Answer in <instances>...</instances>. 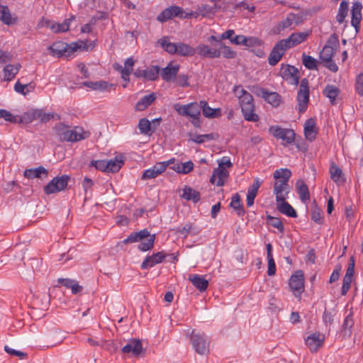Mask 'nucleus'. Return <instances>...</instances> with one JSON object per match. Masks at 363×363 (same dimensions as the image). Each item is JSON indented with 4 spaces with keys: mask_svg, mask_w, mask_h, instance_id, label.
<instances>
[{
    "mask_svg": "<svg viewBox=\"0 0 363 363\" xmlns=\"http://www.w3.org/2000/svg\"><path fill=\"white\" fill-rule=\"evenodd\" d=\"M291 172L287 168H281L274 172V178L277 180L274 185V194L276 201H284L288 198L290 191L289 181Z\"/></svg>",
    "mask_w": 363,
    "mask_h": 363,
    "instance_id": "1",
    "label": "nucleus"
},
{
    "mask_svg": "<svg viewBox=\"0 0 363 363\" xmlns=\"http://www.w3.org/2000/svg\"><path fill=\"white\" fill-rule=\"evenodd\" d=\"M54 128L61 142L74 143L84 140L90 135L89 132L84 130L82 127L75 126L70 130L67 125L62 123L56 124Z\"/></svg>",
    "mask_w": 363,
    "mask_h": 363,
    "instance_id": "2",
    "label": "nucleus"
},
{
    "mask_svg": "<svg viewBox=\"0 0 363 363\" xmlns=\"http://www.w3.org/2000/svg\"><path fill=\"white\" fill-rule=\"evenodd\" d=\"M155 234L151 235L147 229H143L138 232L130 233L127 238L123 240L124 244L140 242L138 249L142 252L150 250L154 247Z\"/></svg>",
    "mask_w": 363,
    "mask_h": 363,
    "instance_id": "3",
    "label": "nucleus"
},
{
    "mask_svg": "<svg viewBox=\"0 0 363 363\" xmlns=\"http://www.w3.org/2000/svg\"><path fill=\"white\" fill-rule=\"evenodd\" d=\"M242 116L245 121L250 122H257L259 121V116L255 112V105L252 95H245L242 99L239 100Z\"/></svg>",
    "mask_w": 363,
    "mask_h": 363,
    "instance_id": "4",
    "label": "nucleus"
},
{
    "mask_svg": "<svg viewBox=\"0 0 363 363\" xmlns=\"http://www.w3.org/2000/svg\"><path fill=\"white\" fill-rule=\"evenodd\" d=\"M189 339L193 349L197 354L204 355L208 352L209 341L206 334L193 330Z\"/></svg>",
    "mask_w": 363,
    "mask_h": 363,
    "instance_id": "5",
    "label": "nucleus"
},
{
    "mask_svg": "<svg viewBox=\"0 0 363 363\" xmlns=\"http://www.w3.org/2000/svg\"><path fill=\"white\" fill-rule=\"evenodd\" d=\"M82 42L79 44L78 43H72L69 45L62 41H57L52 43L48 48V50L50 51V54L52 56L61 57L67 52L69 56L71 52H75L82 48Z\"/></svg>",
    "mask_w": 363,
    "mask_h": 363,
    "instance_id": "6",
    "label": "nucleus"
},
{
    "mask_svg": "<svg viewBox=\"0 0 363 363\" xmlns=\"http://www.w3.org/2000/svg\"><path fill=\"white\" fill-rule=\"evenodd\" d=\"M269 132L276 138L282 140L281 144L284 146L294 143L295 133L292 129L283 128L279 125H272Z\"/></svg>",
    "mask_w": 363,
    "mask_h": 363,
    "instance_id": "7",
    "label": "nucleus"
},
{
    "mask_svg": "<svg viewBox=\"0 0 363 363\" xmlns=\"http://www.w3.org/2000/svg\"><path fill=\"white\" fill-rule=\"evenodd\" d=\"M69 179V177L66 174L54 177L44 186L45 194L49 195L63 191L67 187Z\"/></svg>",
    "mask_w": 363,
    "mask_h": 363,
    "instance_id": "8",
    "label": "nucleus"
},
{
    "mask_svg": "<svg viewBox=\"0 0 363 363\" xmlns=\"http://www.w3.org/2000/svg\"><path fill=\"white\" fill-rule=\"evenodd\" d=\"M298 109L299 113L306 111L309 101L308 81L303 79L301 81L300 89L297 95Z\"/></svg>",
    "mask_w": 363,
    "mask_h": 363,
    "instance_id": "9",
    "label": "nucleus"
},
{
    "mask_svg": "<svg viewBox=\"0 0 363 363\" xmlns=\"http://www.w3.org/2000/svg\"><path fill=\"white\" fill-rule=\"evenodd\" d=\"M289 287L296 297H301L304 290V276L302 271H296L289 279Z\"/></svg>",
    "mask_w": 363,
    "mask_h": 363,
    "instance_id": "10",
    "label": "nucleus"
},
{
    "mask_svg": "<svg viewBox=\"0 0 363 363\" xmlns=\"http://www.w3.org/2000/svg\"><path fill=\"white\" fill-rule=\"evenodd\" d=\"M72 18H67L62 23H55L48 18L43 17L38 22V26L40 28L47 27L49 28L54 33H62L67 31L69 28V23Z\"/></svg>",
    "mask_w": 363,
    "mask_h": 363,
    "instance_id": "11",
    "label": "nucleus"
},
{
    "mask_svg": "<svg viewBox=\"0 0 363 363\" xmlns=\"http://www.w3.org/2000/svg\"><path fill=\"white\" fill-rule=\"evenodd\" d=\"M289 48L283 40H279L273 47L269 57L268 62L271 66H275L282 58Z\"/></svg>",
    "mask_w": 363,
    "mask_h": 363,
    "instance_id": "12",
    "label": "nucleus"
},
{
    "mask_svg": "<svg viewBox=\"0 0 363 363\" xmlns=\"http://www.w3.org/2000/svg\"><path fill=\"white\" fill-rule=\"evenodd\" d=\"M173 161L174 159H171L166 162H157L153 167L146 169L143 172L142 175V179H151L156 178L157 176L164 172L167 168V167L170 165L171 163L173 162Z\"/></svg>",
    "mask_w": 363,
    "mask_h": 363,
    "instance_id": "13",
    "label": "nucleus"
},
{
    "mask_svg": "<svg viewBox=\"0 0 363 363\" xmlns=\"http://www.w3.org/2000/svg\"><path fill=\"white\" fill-rule=\"evenodd\" d=\"M160 67L157 65H152L145 69L138 68L133 74L137 78H143L146 81H155L158 79Z\"/></svg>",
    "mask_w": 363,
    "mask_h": 363,
    "instance_id": "14",
    "label": "nucleus"
},
{
    "mask_svg": "<svg viewBox=\"0 0 363 363\" xmlns=\"http://www.w3.org/2000/svg\"><path fill=\"white\" fill-rule=\"evenodd\" d=\"M282 77L291 84L297 85L299 82V72L296 67L289 65H281L280 69Z\"/></svg>",
    "mask_w": 363,
    "mask_h": 363,
    "instance_id": "15",
    "label": "nucleus"
},
{
    "mask_svg": "<svg viewBox=\"0 0 363 363\" xmlns=\"http://www.w3.org/2000/svg\"><path fill=\"white\" fill-rule=\"evenodd\" d=\"M184 11L177 6H171L163 10L157 17V20L160 22H166L174 17H183Z\"/></svg>",
    "mask_w": 363,
    "mask_h": 363,
    "instance_id": "16",
    "label": "nucleus"
},
{
    "mask_svg": "<svg viewBox=\"0 0 363 363\" xmlns=\"http://www.w3.org/2000/svg\"><path fill=\"white\" fill-rule=\"evenodd\" d=\"M167 255L164 251L153 253L152 255H147L142 262L140 267L142 269L152 268L156 264L162 263Z\"/></svg>",
    "mask_w": 363,
    "mask_h": 363,
    "instance_id": "17",
    "label": "nucleus"
},
{
    "mask_svg": "<svg viewBox=\"0 0 363 363\" xmlns=\"http://www.w3.org/2000/svg\"><path fill=\"white\" fill-rule=\"evenodd\" d=\"M325 341V335L320 333H314L308 335L306 340V345L311 352H316L323 345Z\"/></svg>",
    "mask_w": 363,
    "mask_h": 363,
    "instance_id": "18",
    "label": "nucleus"
},
{
    "mask_svg": "<svg viewBox=\"0 0 363 363\" xmlns=\"http://www.w3.org/2000/svg\"><path fill=\"white\" fill-rule=\"evenodd\" d=\"M197 52L199 55L202 57L207 58H218L221 55V52L219 49L216 48H211L206 44H199L195 48V53Z\"/></svg>",
    "mask_w": 363,
    "mask_h": 363,
    "instance_id": "19",
    "label": "nucleus"
},
{
    "mask_svg": "<svg viewBox=\"0 0 363 363\" xmlns=\"http://www.w3.org/2000/svg\"><path fill=\"white\" fill-rule=\"evenodd\" d=\"M179 70V65H173L172 62H169L167 67L160 69V73L164 81L171 82L176 79Z\"/></svg>",
    "mask_w": 363,
    "mask_h": 363,
    "instance_id": "20",
    "label": "nucleus"
},
{
    "mask_svg": "<svg viewBox=\"0 0 363 363\" xmlns=\"http://www.w3.org/2000/svg\"><path fill=\"white\" fill-rule=\"evenodd\" d=\"M229 177V172L219 167L216 168L210 178V182L217 186H223Z\"/></svg>",
    "mask_w": 363,
    "mask_h": 363,
    "instance_id": "21",
    "label": "nucleus"
},
{
    "mask_svg": "<svg viewBox=\"0 0 363 363\" xmlns=\"http://www.w3.org/2000/svg\"><path fill=\"white\" fill-rule=\"evenodd\" d=\"M55 116L54 113H45L42 109H35L26 113L25 118L26 117L29 121L39 119L41 123H47L54 118Z\"/></svg>",
    "mask_w": 363,
    "mask_h": 363,
    "instance_id": "22",
    "label": "nucleus"
},
{
    "mask_svg": "<svg viewBox=\"0 0 363 363\" xmlns=\"http://www.w3.org/2000/svg\"><path fill=\"white\" fill-rule=\"evenodd\" d=\"M122 352L125 354L131 353L133 356H138L143 352V345L140 340L133 339L130 340L123 347Z\"/></svg>",
    "mask_w": 363,
    "mask_h": 363,
    "instance_id": "23",
    "label": "nucleus"
},
{
    "mask_svg": "<svg viewBox=\"0 0 363 363\" xmlns=\"http://www.w3.org/2000/svg\"><path fill=\"white\" fill-rule=\"evenodd\" d=\"M308 35V32L294 33L288 38L283 39V40L289 49L304 42Z\"/></svg>",
    "mask_w": 363,
    "mask_h": 363,
    "instance_id": "24",
    "label": "nucleus"
},
{
    "mask_svg": "<svg viewBox=\"0 0 363 363\" xmlns=\"http://www.w3.org/2000/svg\"><path fill=\"white\" fill-rule=\"evenodd\" d=\"M261 96L274 107H277L281 102V96L274 91H269L265 89H260Z\"/></svg>",
    "mask_w": 363,
    "mask_h": 363,
    "instance_id": "25",
    "label": "nucleus"
},
{
    "mask_svg": "<svg viewBox=\"0 0 363 363\" xmlns=\"http://www.w3.org/2000/svg\"><path fill=\"white\" fill-rule=\"evenodd\" d=\"M362 6L361 3L359 2H354L352 4V10H351V14H352V19H351V24L352 26L355 28L356 31H358V29L359 28L360 22L362 20Z\"/></svg>",
    "mask_w": 363,
    "mask_h": 363,
    "instance_id": "26",
    "label": "nucleus"
},
{
    "mask_svg": "<svg viewBox=\"0 0 363 363\" xmlns=\"http://www.w3.org/2000/svg\"><path fill=\"white\" fill-rule=\"evenodd\" d=\"M318 132L315 130V121L313 118L306 121L304 124V135L309 141H313L316 138Z\"/></svg>",
    "mask_w": 363,
    "mask_h": 363,
    "instance_id": "27",
    "label": "nucleus"
},
{
    "mask_svg": "<svg viewBox=\"0 0 363 363\" xmlns=\"http://www.w3.org/2000/svg\"><path fill=\"white\" fill-rule=\"evenodd\" d=\"M189 280L201 292L205 291L208 286V280L199 274L189 275Z\"/></svg>",
    "mask_w": 363,
    "mask_h": 363,
    "instance_id": "28",
    "label": "nucleus"
},
{
    "mask_svg": "<svg viewBox=\"0 0 363 363\" xmlns=\"http://www.w3.org/2000/svg\"><path fill=\"white\" fill-rule=\"evenodd\" d=\"M296 188L301 202L306 203L310 200V193L308 186L303 180H298L296 183Z\"/></svg>",
    "mask_w": 363,
    "mask_h": 363,
    "instance_id": "29",
    "label": "nucleus"
},
{
    "mask_svg": "<svg viewBox=\"0 0 363 363\" xmlns=\"http://www.w3.org/2000/svg\"><path fill=\"white\" fill-rule=\"evenodd\" d=\"M277 203V210L284 215H286L291 218H296L298 214L296 210L292 207V206L288 202L284 201H280Z\"/></svg>",
    "mask_w": 363,
    "mask_h": 363,
    "instance_id": "30",
    "label": "nucleus"
},
{
    "mask_svg": "<svg viewBox=\"0 0 363 363\" xmlns=\"http://www.w3.org/2000/svg\"><path fill=\"white\" fill-rule=\"evenodd\" d=\"M297 25V17L294 13H289L285 19L280 21L275 27L276 32L280 33L281 31L291 27L293 24Z\"/></svg>",
    "mask_w": 363,
    "mask_h": 363,
    "instance_id": "31",
    "label": "nucleus"
},
{
    "mask_svg": "<svg viewBox=\"0 0 363 363\" xmlns=\"http://www.w3.org/2000/svg\"><path fill=\"white\" fill-rule=\"evenodd\" d=\"M200 105L202 108L203 115L206 118H214L221 116L220 108H212L206 101H201Z\"/></svg>",
    "mask_w": 363,
    "mask_h": 363,
    "instance_id": "32",
    "label": "nucleus"
},
{
    "mask_svg": "<svg viewBox=\"0 0 363 363\" xmlns=\"http://www.w3.org/2000/svg\"><path fill=\"white\" fill-rule=\"evenodd\" d=\"M48 175V170L42 166L34 169H28L24 172V177L28 179L47 177Z\"/></svg>",
    "mask_w": 363,
    "mask_h": 363,
    "instance_id": "33",
    "label": "nucleus"
},
{
    "mask_svg": "<svg viewBox=\"0 0 363 363\" xmlns=\"http://www.w3.org/2000/svg\"><path fill=\"white\" fill-rule=\"evenodd\" d=\"M83 85L95 91H105L113 85L106 81L99 80L96 82H84Z\"/></svg>",
    "mask_w": 363,
    "mask_h": 363,
    "instance_id": "34",
    "label": "nucleus"
},
{
    "mask_svg": "<svg viewBox=\"0 0 363 363\" xmlns=\"http://www.w3.org/2000/svg\"><path fill=\"white\" fill-rule=\"evenodd\" d=\"M181 196L186 201H192L194 203H197L201 199V194L198 191L192 188L185 186L182 189V194Z\"/></svg>",
    "mask_w": 363,
    "mask_h": 363,
    "instance_id": "35",
    "label": "nucleus"
},
{
    "mask_svg": "<svg viewBox=\"0 0 363 363\" xmlns=\"http://www.w3.org/2000/svg\"><path fill=\"white\" fill-rule=\"evenodd\" d=\"M330 174L331 179L337 184H343L345 179L342 169L335 163H332L330 167Z\"/></svg>",
    "mask_w": 363,
    "mask_h": 363,
    "instance_id": "36",
    "label": "nucleus"
},
{
    "mask_svg": "<svg viewBox=\"0 0 363 363\" xmlns=\"http://www.w3.org/2000/svg\"><path fill=\"white\" fill-rule=\"evenodd\" d=\"M21 65H7L3 69L4 81L9 82L15 78L20 69Z\"/></svg>",
    "mask_w": 363,
    "mask_h": 363,
    "instance_id": "37",
    "label": "nucleus"
},
{
    "mask_svg": "<svg viewBox=\"0 0 363 363\" xmlns=\"http://www.w3.org/2000/svg\"><path fill=\"white\" fill-rule=\"evenodd\" d=\"M156 99L155 93L143 96L136 104L135 109L137 111H143L149 106H150Z\"/></svg>",
    "mask_w": 363,
    "mask_h": 363,
    "instance_id": "38",
    "label": "nucleus"
},
{
    "mask_svg": "<svg viewBox=\"0 0 363 363\" xmlns=\"http://www.w3.org/2000/svg\"><path fill=\"white\" fill-rule=\"evenodd\" d=\"M57 281L66 288L70 289L74 294H77L82 289V287L79 285L76 280L74 279L60 278Z\"/></svg>",
    "mask_w": 363,
    "mask_h": 363,
    "instance_id": "39",
    "label": "nucleus"
},
{
    "mask_svg": "<svg viewBox=\"0 0 363 363\" xmlns=\"http://www.w3.org/2000/svg\"><path fill=\"white\" fill-rule=\"evenodd\" d=\"M177 50L176 55L182 57L193 56L195 54V48L182 42L177 43Z\"/></svg>",
    "mask_w": 363,
    "mask_h": 363,
    "instance_id": "40",
    "label": "nucleus"
},
{
    "mask_svg": "<svg viewBox=\"0 0 363 363\" xmlns=\"http://www.w3.org/2000/svg\"><path fill=\"white\" fill-rule=\"evenodd\" d=\"M0 21L7 26L13 24L16 22L15 18H12L10 10L7 6L0 5Z\"/></svg>",
    "mask_w": 363,
    "mask_h": 363,
    "instance_id": "41",
    "label": "nucleus"
},
{
    "mask_svg": "<svg viewBox=\"0 0 363 363\" xmlns=\"http://www.w3.org/2000/svg\"><path fill=\"white\" fill-rule=\"evenodd\" d=\"M1 118L6 122L13 123H21L23 122V118L21 116L13 115L6 109L0 108V119Z\"/></svg>",
    "mask_w": 363,
    "mask_h": 363,
    "instance_id": "42",
    "label": "nucleus"
},
{
    "mask_svg": "<svg viewBox=\"0 0 363 363\" xmlns=\"http://www.w3.org/2000/svg\"><path fill=\"white\" fill-rule=\"evenodd\" d=\"M123 164V161L119 157H116L113 160H106L107 172H117Z\"/></svg>",
    "mask_w": 363,
    "mask_h": 363,
    "instance_id": "43",
    "label": "nucleus"
},
{
    "mask_svg": "<svg viewBox=\"0 0 363 363\" xmlns=\"http://www.w3.org/2000/svg\"><path fill=\"white\" fill-rule=\"evenodd\" d=\"M158 43L169 54L176 55L177 51V43H171L168 40V38L165 37L160 39Z\"/></svg>",
    "mask_w": 363,
    "mask_h": 363,
    "instance_id": "44",
    "label": "nucleus"
},
{
    "mask_svg": "<svg viewBox=\"0 0 363 363\" xmlns=\"http://www.w3.org/2000/svg\"><path fill=\"white\" fill-rule=\"evenodd\" d=\"M35 84L33 82L26 84H22L18 81L14 85V90L23 96L27 95L29 92L34 91Z\"/></svg>",
    "mask_w": 363,
    "mask_h": 363,
    "instance_id": "45",
    "label": "nucleus"
},
{
    "mask_svg": "<svg viewBox=\"0 0 363 363\" xmlns=\"http://www.w3.org/2000/svg\"><path fill=\"white\" fill-rule=\"evenodd\" d=\"M340 93V89L334 85L328 84L323 90L324 95L328 97L331 104H334L335 101Z\"/></svg>",
    "mask_w": 363,
    "mask_h": 363,
    "instance_id": "46",
    "label": "nucleus"
},
{
    "mask_svg": "<svg viewBox=\"0 0 363 363\" xmlns=\"http://www.w3.org/2000/svg\"><path fill=\"white\" fill-rule=\"evenodd\" d=\"M302 62L306 68L310 70L318 69V61L315 58L311 55H306L305 52L302 54Z\"/></svg>",
    "mask_w": 363,
    "mask_h": 363,
    "instance_id": "47",
    "label": "nucleus"
},
{
    "mask_svg": "<svg viewBox=\"0 0 363 363\" xmlns=\"http://www.w3.org/2000/svg\"><path fill=\"white\" fill-rule=\"evenodd\" d=\"M230 206L235 211H237V213L239 216L243 215L245 213V210L241 203V199L238 194H235L233 196Z\"/></svg>",
    "mask_w": 363,
    "mask_h": 363,
    "instance_id": "48",
    "label": "nucleus"
},
{
    "mask_svg": "<svg viewBox=\"0 0 363 363\" xmlns=\"http://www.w3.org/2000/svg\"><path fill=\"white\" fill-rule=\"evenodd\" d=\"M190 140L195 143L201 144L205 143L206 141H210L215 139L214 134H203V135H197V134H189Z\"/></svg>",
    "mask_w": 363,
    "mask_h": 363,
    "instance_id": "49",
    "label": "nucleus"
},
{
    "mask_svg": "<svg viewBox=\"0 0 363 363\" xmlns=\"http://www.w3.org/2000/svg\"><path fill=\"white\" fill-rule=\"evenodd\" d=\"M201 106L200 104L190 103L188 104V116H190L194 120H199L201 115Z\"/></svg>",
    "mask_w": 363,
    "mask_h": 363,
    "instance_id": "50",
    "label": "nucleus"
},
{
    "mask_svg": "<svg viewBox=\"0 0 363 363\" xmlns=\"http://www.w3.org/2000/svg\"><path fill=\"white\" fill-rule=\"evenodd\" d=\"M348 13V4L345 1H342L340 3V8L336 16L337 21L339 23H342L344 22L345 17L347 16Z\"/></svg>",
    "mask_w": 363,
    "mask_h": 363,
    "instance_id": "51",
    "label": "nucleus"
},
{
    "mask_svg": "<svg viewBox=\"0 0 363 363\" xmlns=\"http://www.w3.org/2000/svg\"><path fill=\"white\" fill-rule=\"evenodd\" d=\"M177 233L186 238L191 233L193 235H197L199 233V230L194 228L191 223H187L183 227L178 228Z\"/></svg>",
    "mask_w": 363,
    "mask_h": 363,
    "instance_id": "52",
    "label": "nucleus"
},
{
    "mask_svg": "<svg viewBox=\"0 0 363 363\" xmlns=\"http://www.w3.org/2000/svg\"><path fill=\"white\" fill-rule=\"evenodd\" d=\"M221 52V55H223V57L227 59H232L235 57L237 53L235 51L233 50L229 46L225 45L224 43H220L219 44V48H218Z\"/></svg>",
    "mask_w": 363,
    "mask_h": 363,
    "instance_id": "53",
    "label": "nucleus"
},
{
    "mask_svg": "<svg viewBox=\"0 0 363 363\" xmlns=\"http://www.w3.org/2000/svg\"><path fill=\"white\" fill-rule=\"evenodd\" d=\"M335 50L328 45H325L320 52V58L322 61L331 60L335 54Z\"/></svg>",
    "mask_w": 363,
    "mask_h": 363,
    "instance_id": "54",
    "label": "nucleus"
},
{
    "mask_svg": "<svg viewBox=\"0 0 363 363\" xmlns=\"http://www.w3.org/2000/svg\"><path fill=\"white\" fill-rule=\"evenodd\" d=\"M138 128L140 133L144 135H148L150 131L151 124L148 119L143 118L139 121Z\"/></svg>",
    "mask_w": 363,
    "mask_h": 363,
    "instance_id": "55",
    "label": "nucleus"
},
{
    "mask_svg": "<svg viewBox=\"0 0 363 363\" xmlns=\"http://www.w3.org/2000/svg\"><path fill=\"white\" fill-rule=\"evenodd\" d=\"M199 11L203 17L213 16L216 13V6L212 7L206 4H203L199 7Z\"/></svg>",
    "mask_w": 363,
    "mask_h": 363,
    "instance_id": "56",
    "label": "nucleus"
},
{
    "mask_svg": "<svg viewBox=\"0 0 363 363\" xmlns=\"http://www.w3.org/2000/svg\"><path fill=\"white\" fill-rule=\"evenodd\" d=\"M267 220H269L270 225L274 228H277L279 230V232L284 233V226L279 218L268 216Z\"/></svg>",
    "mask_w": 363,
    "mask_h": 363,
    "instance_id": "57",
    "label": "nucleus"
},
{
    "mask_svg": "<svg viewBox=\"0 0 363 363\" xmlns=\"http://www.w3.org/2000/svg\"><path fill=\"white\" fill-rule=\"evenodd\" d=\"M353 277L345 275L343 277L341 295L345 296L351 286Z\"/></svg>",
    "mask_w": 363,
    "mask_h": 363,
    "instance_id": "58",
    "label": "nucleus"
},
{
    "mask_svg": "<svg viewBox=\"0 0 363 363\" xmlns=\"http://www.w3.org/2000/svg\"><path fill=\"white\" fill-rule=\"evenodd\" d=\"M311 217V219L318 224H322L323 222L322 212L318 207H315L312 209Z\"/></svg>",
    "mask_w": 363,
    "mask_h": 363,
    "instance_id": "59",
    "label": "nucleus"
},
{
    "mask_svg": "<svg viewBox=\"0 0 363 363\" xmlns=\"http://www.w3.org/2000/svg\"><path fill=\"white\" fill-rule=\"evenodd\" d=\"M353 325H354V320L352 318V314L350 313L345 318V320H344V322L342 324V328L345 331L348 330V333H349V335H350L351 328H352Z\"/></svg>",
    "mask_w": 363,
    "mask_h": 363,
    "instance_id": "60",
    "label": "nucleus"
},
{
    "mask_svg": "<svg viewBox=\"0 0 363 363\" xmlns=\"http://www.w3.org/2000/svg\"><path fill=\"white\" fill-rule=\"evenodd\" d=\"M355 91L359 96H363V73H360L356 78Z\"/></svg>",
    "mask_w": 363,
    "mask_h": 363,
    "instance_id": "61",
    "label": "nucleus"
},
{
    "mask_svg": "<svg viewBox=\"0 0 363 363\" xmlns=\"http://www.w3.org/2000/svg\"><path fill=\"white\" fill-rule=\"evenodd\" d=\"M91 166L94 167L96 169L107 172V165L106 160H92L91 162Z\"/></svg>",
    "mask_w": 363,
    "mask_h": 363,
    "instance_id": "62",
    "label": "nucleus"
},
{
    "mask_svg": "<svg viewBox=\"0 0 363 363\" xmlns=\"http://www.w3.org/2000/svg\"><path fill=\"white\" fill-rule=\"evenodd\" d=\"M189 76L184 74H180L177 76L176 81L177 84L182 87H188L190 86L189 83Z\"/></svg>",
    "mask_w": 363,
    "mask_h": 363,
    "instance_id": "63",
    "label": "nucleus"
},
{
    "mask_svg": "<svg viewBox=\"0 0 363 363\" xmlns=\"http://www.w3.org/2000/svg\"><path fill=\"white\" fill-rule=\"evenodd\" d=\"M325 45H328L333 49L336 50V48L339 46L338 36L335 33L332 34L327 40V43Z\"/></svg>",
    "mask_w": 363,
    "mask_h": 363,
    "instance_id": "64",
    "label": "nucleus"
}]
</instances>
